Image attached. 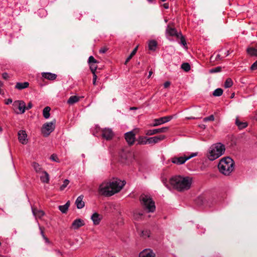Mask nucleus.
Instances as JSON below:
<instances>
[{
    "label": "nucleus",
    "instance_id": "obj_1",
    "mask_svg": "<svg viewBox=\"0 0 257 257\" xmlns=\"http://www.w3.org/2000/svg\"><path fill=\"white\" fill-rule=\"evenodd\" d=\"M124 181L114 179L109 182H103L100 185L99 193L105 196H111L121 190L124 185Z\"/></svg>",
    "mask_w": 257,
    "mask_h": 257
},
{
    "label": "nucleus",
    "instance_id": "obj_2",
    "mask_svg": "<svg viewBox=\"0 0 257 257\" xmlns=\"http://www.w3.org/2000/svg\"><path fill=\"white\" fill-rule=\"evenodd\" d=\"M170 183L173 188L179 191L190 189L192 184V178L189 177L176 176L170 179Z\"/></svg>",
    "mask_w": 257,
    "mask_h": 257
},
{
    "label": "nucleus",
    "instance_id": "obj_3",
    "mask_svg": "<svg viewBox=\"0 0 257 257\" xmlns=\"http://www.w3.org/2000/svg\"><path fill=\"white\" fill-rule=\"evenodd\" d=\"M234 161L229 157L222 158L218 165L219 171L225 175H228L234 169Z\"/></svg>",
    "mask_w": 257,
    "mask_h": 257
},
{
    "label": "nucleus",
    "instance_id": "obj_4",
    "mask_svg": "<svg viewBox=\"0 0 257 257\" xmlns=\"http://www.w3.org/2000/svg\"><path fill=\"white\" fill-rule=\"evenodd\" d=\"M225 150V146L221 143H217L211 146L207 154L208 158L213 161L223 154Z\"/></svg>",
    "mask_w": 257,
    "mask_h": 257
},
{
    "label": "nucleus",
    "instance_id": "obj_5",
    "mask_svg": "<svg viewBox=\"0 0 257 257\" xmlns=\"http://www.w3.org/2000/svg\"><path fill=\"white\" fill-rule=\"evenodd\" d=\"M140 200L143 207L148 210V212H153L155 211L156 207L155 202L149 196L142 194L140 197Z\"/></svg>",
    "mask_w": 257,
    "mask_h": 257
},
{
    "label": "nucleus",
    "instance_id": "obj_6",
    "mask_svg": "<svg viewBox=\"0 0 257 257\" xmlns=\"http://www.w3.org/2000/svg\"><path fill=\"white\" fill-rule=\"evenodd\" d=\"M197 155V153H193L190 156L184 155L183 156L176 157L175 156L171 159V162L177 165H180L184 164L185 162L191 158Z\"/></svg>",
    "mask_w": 257,
    "mask_h": 257
},
{
    "label": "nucleus",
    "instance_id": "obj_7",
    "mask_svg": "<svg viewBox=\"0 0 257 257\" xmlns=\"http://www.w3.org/2000/svg\"><path fill=\"white\" fill-rule=\"evenodd\" d=\"M56 120L44 123L42 127V133L45 137L48 136L55 129Z\"/></svg>",
    "mask_w": 257,
    "mask_h": 257
},
{
    "label": "nucleus",
    "instance_id": "obj_8",
    "mask_svg": "<svg viewBox=\"0 0 257 257\" xmlns=\"http://www.w3.org/2000/svg\"><path fill=\"white\" fill-rule=\"evenodd\" d=\"M119 155L121 162L123 163L126 161H131L134 158V155L128 148L122 149L120 151Z\"/></svg>",
    "mask_w": 257,
    "mask_h": 257
},
{
    "label": "nucleus",
    "instance_id": "obj_9",
    "mask_svg": "<svg viewBox=\"0 0 257 257\" xmlns=\"http://www.w3.org/2000/svg\"><path fill=\"white\" fill-rule=\"evenodd\" d=\"M14 109L18 108L20 113H24L26 110V104L23 100H17L13 103Z\"/></svg>",
    "mask_w": 257,
    "mask_h": 257
},
{
    "label": "nucleus",
    "instance_id": "obj_10",
    "mask_svg": "<svg viewBox=\"0 0 257 257\" xmlns=\"http://www.w3.org/2000/svg\"><path fill=\"white\" fill-rule=\"evenodd\" d=\"M168 130V127H163L160 128L149 130L145 131V134L148 136H152L157 134L165 133Z\"/></svg>",
    "mask_w": 257,
    "mask_h": 257
},
{
    "label": "nucleus",
    "instance_id": "obj_11",
    "mask_svg": "<svg viewBox=\"0 0 257 257\" xmlns=\"http://www.w3.org/2000/svg\"><path fill=\"white\" fill-rule=\"evenodd\" d=\"M101 132L102 137L106 140H110L112 139L113 137V133L112 130L110 128H105L102 129Z\"/></svg>",
    "mask_w": 257,
    "mask_h": 257
},
{
    "label": "nucleus",
    "instance_id": "obj_12",
    "mask_svg": "<svg viewBox=\"0 0 257 257\" xmlns=\"http://www.w3.org/2000/svg\"><path fill=\"white\" fill-rule=\"evenodd\" d=\"M125 139L129 145L134 144L135 141V134L133 132H130L125 134Z\"/></svg>",
    "mask_w": 257,
    "mask_h": 257
},
{
    "label": "nucleus",
    "instance_id": "obj_13",
    "mask_svg": "<svg viewBox=\"0 0 257 257\" xmlns=\"http://www.w3.org/2000/svg\"><path fill=\"white\" fill-rule=\"evenodd\" d=\"M18 139L22 144H26L27 143V135L25 131L21 130L18 132Z\"/></svg>",
    "mask_w": 257,
    "mask_h": 257
},
{
    "label": "nucleus",
    "instance_id": "obj_14",
    "mask_svg": "<svg viewBox=\"0 0 257 257\" xmlns=\"http://www.w3.org/2000/svg\"><path fill=\"white\" fill-rule=\"evenodd\" d=\"M166 32L168 33L170 36H175L177 38H179L180 37V34H178L174 27H172L171 26L170 24H169L167 28L166 29Z\"/></svg>",
    "mask_w": 257,
    "mask_h": 257
},
{
    "label": "nucleus",
    "instance_id": "obj_15",
    "mask_svg": "<svg viewBox=\"0 0 257 257\" xmlns=\"http://www.w3.org/2000/svg\"><path fill=\"white\" fill-rule=\"evenodd\" d=\"M172 118V115L166 116L159 118L155 119L154 121H157L160 125H161L170 121Z\"/></svg>",
    "mask_w": 257,
    "mask_h": 257
},
{
    "label": "nucleus",
    "instance_id": "obj_16",
    "mask_svg": "<svg viewBox=\"0 0 257 257\" xmlns=\"http://www.w3.org/2000/svg\"><path fill=\"white\" fill-rule=\"evenodd\" d=\"M91 219L93 221L94 225H98L102 219V216L98 213L95 212L92 215Z\"/></svg>",
    "mask_w": 257,
    "mask_h": 257
},
{
    "label": "nucleus",
    "instance_id": "obj_17",
    "mask_svg": "<svg viewBox=\"0 0 257 257\" xmlns=\"http://www.w3.org/2000/svg\"><path fill=\"white\" fill-rule=\"evenodd\" d=\"M84 223L83 220L81 219H76L74 220L72 224V227L75 229H78L79 227L83 226Z\"/></svg>",
    "mask_w": 257,
    "mask_h": 257
},
{
    "label": "nucleus",
    "instance_id": "obj_18",
    "mask_svg": "<svg viewBox=\"0 0 257 257\" xmlns=\"http://www.w3.org/2000/svg\"><path fill=\"white\" fill-rule=\"evenodd\" d=\"M155 253L150 249H145L139 254V257H155Z\"/></svg>",
    "mask_w": 257,
    "mask_h": 257
},
{
    "label": "nucleus",
    "instance_id": "obj_19",
    "mask_svg": "<svg viewBox=\"0 0 257 257\" xmlns=\"http://www.w3.org/2000/svg\"><path fill=\"white\" fill-rule=\"evenodd\" d=\"M83 196L80 195L75 201V204L77 206V208L78 209H81L82 208L84 205L85 203L83 201Z\"/></svg>",
    "mask_w": 257,
    "mask_h": 257
},
{
    "label": "nucleus",
    "instance_id": "obj_20",
    "mask_svg": "<svg viewBox=\"0 0 257 257\" xmlns=\"http://www.w3.org/2000/svg\"><path fill=\"white\" fill-rule=\"evenodd\" d=\"M43 77L50 80H55L57 77V75L55 74L49 72H43L42 73Z\"/></svg>",
    "mask_w": 257,
    "mask_h": 257
},
{
    "label": "nucleus",
    "instance_id": "obj_21",
    "mask_svg": "<svg viewBox=\"0 0 257 257\" xmlns=\"http://www.w3.org/2000/svg\"><path fill=\"white\" fill-rule=\"evenodd\" d=\"M246 51L250 56H257V47L256 48L249 47L247 48Z\"/></svg>",
    "mask_w": 257,
    "mask_h": 257
},
{
    "label": "nucleus",
    "instance_id": "obj_22",
    "mask_svg": "<svg viewBox=\"0 0 257 257\" xmlns=\"http://www.w3.org/2000/svg\"><path fill=\"white\" fill-rule=\"evenodd\" d=\"M29 85V83L28 82H25L24 83L17 82L15 86V88L19 90H22L28 87Z\"/></svg>",
    "mask_w": 257,
    "mask_h": 257
},
{
    "label": "nucleus",
    "instance_id": "obj_23",
    "mask_svg": "<svg viewBox=\"0 0 257 257\" xmlns=\"http://www.w3.org/2000/svg\"><path fill=\"white\" fill-rule=\"evenodd\" d=\"M32 212L33 214L36 217L39 218H41L44 215V212L40 210H38L36 208H32Z\"/></svg>",
    "mask_w": 257,
    "mask_h": 257
},
{
    "label": "nucleus",
    "instance_id": "obj_24",
    "mask_svg": "<svg viewBox=\"0 0 257 257\" xmlns=\"http://www.w3.org/2000/svg\"><path fill=\"white\" fill-rule=\"evenodd\" d=\"M70 201H68L64 205H60L59 206V210L63 213H65L67 212L68 208L70 206Z\"/></svg>",
    "mask_w": 257,
    "mask_h": 257
},
{
    "label": "nucleus",
    "instance_id": "obj_25",
    "mask_svg": "<svg viewBox=\"0 0 257 257\" xmlns=\"http://www.w3.org/2000/svg\"><path fill=\"white\" fill-rule=\"evenodd\" d=\"M79 97L76 95L71 96L67 100V103L71 105L75 103L78 102L79 100Z\"/></svg>",
    "mask_w": 257,
    "mask_h": 257
},
{
    "label": "nucleus",
    "instance_id": "obj_26",
    "mask_svg": "<svg viewBox=\"0 0 257 257\" xmlns=\"http://www.w3.org/2000/svg\"><path fill=\"white\" fill-rule=\"evenodd\" d=\"M235 124L239 129H242L246 127L247 125L246 122H241L238 118L236 119Z\"/></svg>",
    "mask_w": 257,
    "mask_h": 257
},
{
    "label": "nucleus",
    "instance_id": "obj_27",
    "mask_svg": "<svg viewBox=\"0 0 257 257\" xmlns=\"http://www.w3.org/2000/svg\"><path fill=\"white\" fill-rule=\"evenodd\" d=\"M138 46H137L132 52L129 56L126 58L124 64L126 65L127 63L131 60V59L133 57V56L136 54L138 50Z\"/></svg>",
    "mask_w": 257,
    "mask_h": 257
},
{
    "label": "nucleus",
    "instance_id": "obj_28",
    "mask_svg": "<svg viewBox=\"0 0 257 257\" xmlns=\"http://www.w3.org/2000/svg\"><path fill=\"white\" fill-rule=\"evenodd\" d=\"M51 108L49 106L45 107L43 111V114L45 118H48L50 116V111Z\"/></svg>",
    "mask_w": 257,
    "mask_h": 257
},
{
    "label": "nucleus",
    "instance_id": "obj_29",
    "mask_svg": "<svg viewBox=\"0 0 257 257\" xmlns=\"http://www.w3.org/2000/svg\"><path fill=\"white\" fill-rule=\"evenodd\" d=\"M157 46V43L155 40H151L149 43V48L151 50L154 51Z\"/></svg>",
    "mask_w": 257,
    "mask_h": 257
},
{
    "label": "nucleus",
    "instance_id": "obj_30",
    "mask_svg": "<svg viewBox=\"0 0 257 257\" xmlns=\"http://www.w3.org/2000/svg\"><path fill=\"white\" fill-rule=\"evenodd\" d=\"M152 138L154 140V144H156L164 140L165 139V136L164 135H160L159 136H155Z\"/></svg>",
    "mask_w": 257,
    "mask_h": 257
},
{
    "label": "nucleus",
    "instance_id": "obj_31",
    "mask_svg": "<svg viewBox=\"0 0 257 257\" xmlns=\"http://www.w3.org/2000/svg\"><path fill=\"white\" fill-rule=\"evenodd\" d=\"M147 137H140L137 141L140 145L147 144Z\"/></svg>",
    "mask_w": 257,
    "mask_h": 257
},
{
    "label": "nucleus",
    "instance_id": "obj_32",
    "mask_svg": "<svg viewBox=\"0 0 257 257\" xmlns=\"http://www.w3.org/2000/svg\"><path fill=\"white\" fill-rule=\"evenodd\" d=\"M44 176L41 177V180L43 182L48 183L49 181V174L46 171H44Z\"/></svg>",
    "mask_w": 257,
    "mask_h": 257
},
{
    "label": "nucleus",
    "instance_id": "obj_33",
    "mask_svg": "<svg viewBox=\"0 0 257 257\" xmlns=\"http://www.w3.org/2000/svg\"><path fill=\"white\" fill-rule=\"evenodd\" d=\"M223 89L220 88L216 89L213 92V95L214 96H220L223 93Z\"/></svg>",
    "mask_w": 257,
    "mask_h": 257
},
{
    "label": "nucleus",
    "instance_id": "obj_34",
    "mask_svg": "<svg viewBox=\"0 0 257 257\" xmlns=\"http://www.w3.org/2000/svg\"><path fill=\"white\" fill-rule=\"evenodd\" d=\"M232 84L233 81L232 79L230 78H228L226 80L224 86L225 88H229L232 86Z\"/></svg>",
    "mask_w": 257,
    "mask_h": 257
},
{
    "label": "nucleus",
    "instance_id": "obj_35",
    "mask_svg": "<svg viewBox=\"0 0 257 257\" xmlns=\"http://www.w3.org/2000/svg\"><path fill=\"white\" fill-rule=\"evenodd\" d=\"M185 71L188 72L190 70V66L188 63H183L181 66Z\"/></svg>",
    "mask_w": 257,
    "mask_h": 257
},
{
    "label": "nucleus",
    "instance_id": "obj_36",
    "mask_svg": "<svg viewBox=\"0 0 257 257\" xmlns=\"http://www.w3.org/2000/svg\"><path fill=\"white\" fill-rule=\"evenodd\" d=\"M32 166L33 167L34 170L36 171V172H40L41 171V167L40 166V165L36 163V162H33V164H32Z\"/></svg>",
    "mask_w": 257,
    "mask_h": 257
},
{
    "label": "nucleus",
    "instance_id": "obj_37",
    "mask_svg": "<svg viewBox=\"0 0 257 257\" xmlns=\"http://www.w3.org/2000/svg\"><path fill=\"white\" fill-rule=\"evenodd\" d=\"M142 213H138V212H135L134 213V219L136 220H139L142 219V217L143 216Z\"/></svg>",
    "mask_w": 257,
    "mask_h": 257
},
{
    "label": "nucleus",
    "instance_id": "obj_38",
    "mask_svg": "<svg viewBox=\"0 0 257 257\" xmlns=\"http://www.w3.org/2000/svg\"><path fill=\"white\" fill-rule=\"evenodd\" d=\"M222 70V67L220 66H218L214 68H212L209 70V72L210 73H214L220 72Z\"/></svg>",
    "mask_w": 257,
    "mask_h": 257
},
{
    "label": "nucleus",
    "instance_id": "obj_39",
    "mask_svg": "<svg viewBox=\"0 0 257 257\" xmlns=\"http://www.w3.org/2000/svg\"><path fill=\"white\" fill-rule=\"evenodd\" d=\"M69 183V181L67 179H65L63 181V184L61 186V187L60 188V190L61 191L63 190L68 185Z\"/></svg>",
    "mask_w": 257,
    "mask_h": 257
},
{
    "label": "nucleus",
    "instance_id": "obj_40",
    "mask_svg": "<svg viewBox=\"0 0 257 257\" xmlns=\"http://www.w3.org/2000/svg\"><path fill=\"white\" fill-rule=\"evenodd\" d=\"M96 63H93L89 64L90 69L91 70V71L92 73H93V72L95 73L96 70L97 68V66L96 65Z\"/></svg>",
    "mask_w": 257,
    "mask_h": 257
},
{
    "label": "nucleus",
    "instance_id": "obj_41",
    "mask_svg": "<svg viewBox=\"0 0 257 257\" xmlns=\"http://www.w3.org/2000/svg\"><path fill=\"white\" fill-rule=\"evenodd\" d=\"M39 228L41 230V234L42 237L46 240V242H49L48 238L44 234V228L42 226H40Z\"/></svg>",
    "mask_w": 257,
    "mask_h": 257
},
{
    "label": "nucleus",
    "instance_id": "obj_42",
    "mask_svg": "<svg viewBox=\"0 0 257 257\" xmlns=\"http://www.w3.org/2000/svg\"><path fill=\"white\" fill-rule=\"evenodd\" d=\"M150 234V231L149 230H143L142 232V236L145 237H149Z\"/></svg>",
    "mask_w": 257,
    "mask_h": 257
},
{
    "label": "nucleus",
    "instance_id": "obj_43",
    "mask_svg": "<svg viewBox=\"0 0 257 257\" xmlns=\"http://www.w3.org/2000/svg\"><path fill=\"white\" fill-rule=\"evenodd\" d=\"M214 120V117L213 115H211L209 116L203 118V121L206 122L207 121H213Z\"/></svg>",
    "mask_w": 257,
    "mask_h": 257
},
{
    "label": "nucleus",
    "instance_id": "obj_44",
    "mask_svg": "<svg viewBox=\"0 0 257 257\" xmlns=\"http://www.w3.org/2000/svg\"><path fill=\"white\" fill-rule=\"evenodd\" d=\"M88 63L90 64H93V63H97V61L96 59H94V58L91 56L89 57L88 59Z\"/></svg>",
    "mask_w": 257,
    "mask_h": 257
},
{
    "label": "nucleus",
    "instance_id": "obj_45",
    "mask_svg": "<svg viewBox=\"0 0 257 257\" xmlns=\"http://www.w3.org/2000/svg\"><path fill=\"white\" fill-rule=\"evenodd\" d=\"M180 43L183 45L185 46L187 44L185 39V38L183 37V36L182 35L181 33H180Z\"/></svg>",
    "mask_w": 257,
    "mask_h": 257
},
{
    "label": "nucleus",
    "instance_id": "obj_46",
    "mask_svg": "<svg viewBox=\"0 0 257 257\" xmlns=\"http://www.w3.org/2000/svg\"><path fill=\"white\" fill-rule=\"evenodd\" d=\"M108 50L107 47H103L100 49L99 52V53L104 54Z\"/></svg>",
    "mask_w": 257,
    "mask_h": 257
},
{
    "label": "nucleus",
    "instance_id": "obj_47",
    "mask_svg": "<svg viewBox=\"0 0 257 257\" xmlns=\"http://www.w3.org/2000/svg\"><path fill=\"white\" fill-rule=\"evenodd\" d=\"M251 70H255L257 69V60L254 62L250 67Z\"/></svg>",
    "mask_w": 257,
    "mask_h": 257
},
{
    "label": "nucleus",
    "instance_id": "obj_48",
    "mask_svg": "<svg viewBox=\"0 0 257 257\" xmlns=\"http://www.w3.org/2000/svg\"><path fill=\"white\" fill-rule=\"evenodd\" d=\"M51 159L55 162H58V158L56 155L53 154L51 156Z\"/></svg>",
    "mask_w": 257,
    "mask_h": 257
},
{
    "label": "nucleus",
    "instance_id": "obj_49",
    "mask_svg": "<svg viewBox=\"0 0 257 257\" xmlns=\"http://www.w3.org/2000/svg\"><path fill=\"white\" fill-rule=\"evenodd\" d=\"M93 85H96V79H97V76L95 74V72H93Z\"/></svg>",
    "mask_w": 257,
    "mask_h": 257
},
{
    "label": "nucleus",
    "instance_id": "obj_50",
    "mask_svg": "<svg viewBox=\"0 0 257 257\" xmlns=\"http://www.w3.org/2000/svg\"><path fill=\"white\" fill-rule=\"evenodd\" d=\"M147 144H154V140L152 137L151 138H147Z\"/></svg>",
    "mask_w": 257,
    "mask_h": 257
},
{
    "label": "nucleus",
    "instance_id": "obj_51",
    "mask_svg": "<svg viewBox=\"0 0 257 257\" xmlns=\"http://www.w3.org/2000/svg\"><path fill=\"white\" fill-rule=\"evenodd\" d=\"M224 57H221V55L220 54H217L215 59H214V60H216V61H217V60H221Z\"/></svg>",
    "mask_w": 257,
    "mask_h": 257
},
{
    "label": "nucleus",
    "instance_id": "obj_52",
    "mask_svg": "<svg viewBox=\"0 0 257 257\" xmlns=\"http://www.w3.org/2000/svg\"><path fill=\"white\" fill-rule=\"evenodd\" d=\"M2 77H3V78L4 79L7 80V79H8V78H9V75H8V74L7 73H6V72H5V73H3V74H2Z\"/></svg>",
    "mask_w": 257,
    "mask_h": 257
},
{
    "label": "nucleus",
    "instance_id": "obj_53",
    "mask_svg": "<svg viewBox=\"0 0 257 257\" xmlns=\"http://www.w3.org/2000/svg\"><path fill=\"white\" fill-rule=\"evenodd\" d=\"M32 106H33V105H32V102H30L28 103V106H26V109L28 110V109L31 108L32 107Z\"/></svg>",
    "mask_w": 257,
    "mask_h": 257
},
{
    "label": "nucleus",
    "instance_id": "obj_54",
    "mask_svg": "<svg viewBox=\"0 0 257 257\" xmlns=\"http://www.w3.org/2000/svg\"><path fill=\"white\" fill-rule=\"evenodd\" d=\"M170 85V82L169 81H166L164 84V86L165 88H168Z\"/></svg>",
    "mask_w": 257,
    "mask_h": 257
},
{
    "label": "nucleus",
    "instance_id": "obj_55",
    "mask_svg": "<svg viewBox=\"0 0 257 257\" xmlns=\"http://www.w3.org/2000/svg\"><path fill=\"white\" fill-rule=\"evenodd\" d=\"M12 102H13L12 99L11 98H9L7 100V101L6 102V104H9L12 103Z\"/></svg>",
    "mask_w": 257,
    "mask_h": 257
},
{
    "label": "nucleus",
    "instance_id": "obj_56",
    "mask_svg": "<svg viewBox=\"0 0 257 257\" xmlns=\"http://www.w3.org/2000/svg\"><path fill=\"white\" fill-rule=\"evenodd\" d=\"M160 124L158 123L157 121H154V123L151 124V126H157L158 125H159Z\"/></svg>",
    "mask_w": 257,
    "mask_h": 257
},
{
    "label": "nucleus",
    "instance_id": "obj_57",
    "mask_svg": "<svg viewBox=\"0 0 257 257\" xmlns=\"http://www.w3.org/2000/svg\"><path fill=\"white\" fill-rule=\"evenodd\" d=\"M163 7L165 9H168L169 8V4L167 3L164 4Z\"/></svg>",
    "mask_w": 257,
    "mask_h": 257
},
{
    "label": "nucleus",
    "instance_id": "obj_58",
    "mask_svg": "<svg viewBox=\"0 0 257 257\" xmlns=\"http://www.w3.org/2000/svg\"><path fill=\"white\" fill-rule=\"evenodd\" d=\"M152 74H153V71H151V70L150 71H149V76H148V78H150Z\"/></svg>",
    "mask_w": 257,
    "mask_h": 257
},
{
    "label": "nucleus",
    "instance_id": "obj_59",
    "mask_svg": "<svg viewBox=\"0 0 257 257\" xmlns=\"http://www.w3.org/2000/svg\"><path fill=\"white\" fill-rule=\"evenodd\" d=\"M200 127L201 128H203V129H205V125L204 124H201L200 125Z\"/></svg>",
    "mask_w": 257,
    "mask_h": 257
},
{
    "label": "nucleus",
    "instance_id": "obj_60",
    "mask_svg": "<svg viewBox=\"0 0 257 257\" xmlns=\"http://www.w3.org/2000/svg\"><path fill=\"white\" fill-rule=\"evenodd\" d=\"M137 109H138V108L136 107H132L130 108L131 110H136Z\"/></svg>",
    "mask_w": 257,
    "mask_h": 257
},
{
    "label": "nucleus",
    "instance_id": "obj_61",
    "mask_svg": "<svg viewBox=\"0 0 257 257\" xmlns=\"http://www.w3.org/2000/svg\"><path fill=\"white\" fill-rule=\"evenodd\" d=\"M229 51H227L226 52V53H225V56H224V57H226V56H227L228 55H229Z\"/></svg>",
    "mask_w": 257,
    "mask_h": 257
},
{
    "label": "nucleus",
    "instance_id": "obj_62",
    "mask_svg": "<svg viewBox=\"0 0 257 257\" xmlns=\"http://www.w3.org/2000/svg\"><path fill=\"white\" fill-rule=\"evenodd\" d=\"M187 119H195V117H187Z\"/></svg>",
    "mask_w": 257,
    "mask_h": 257
},
{
    "label": "nucleus",
    "instance_id": "obj_63",
    "mask_svg": "<svg viewBox=\"0 0 257 257\" xmlns=\"http://www.w3.org/2000/svg\"><path fill=\"white\" fill-rule=\"evenodd\" d=\"M234 95H235V94H234V93H233L231 94V98H233V97H234Z\"/></svg>",
    "mask_w": 257,
    "mask_h": 257
},
{
    "label": "nucleus",
    "instance_id": "obj_64",
    "mask_svg": "<svg viewBox=\"0 0 257 257\" xmlns=\"http://www.w3.org/2000/svg\"><path fill=\"white\" fill-rule=\"evenodd\" d=\"M213 57H214V55H212L210 57V60H212L213 59Z\"/></svg>",
    "mask_w": 257,
    "mask_h": 257
}]
</instances>
